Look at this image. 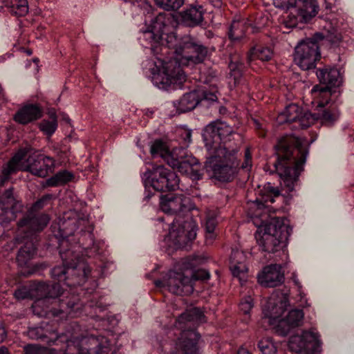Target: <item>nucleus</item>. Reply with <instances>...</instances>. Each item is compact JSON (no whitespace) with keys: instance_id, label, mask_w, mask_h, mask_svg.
I'll use <instances>...</instances> for the list:
<instances>
[{"instance_id":"1","label":"nucleus","mask_w":354,"mask_h":354,"mask_svg":"<svg viewBox=\"0 0 354 354\" xmlns=\"http://www.w3.org/2000/svg\"><path fill=\"white\" fill-rule=\"evenodd\" d=\"M185 0H156V87L167 91L187 87L183 67L203 62L207 48L194 38L178 41L174 12Z\"/></svg>"},{"instance_id":"2","label":"nucleus","mask_w":354,"mask_h":354,"mask_svg":"<svg viewBox=\"0 0 354 354\" xmlns=\"http://www.w3.org/2000/svg\"><path fill=\"white\" fill-rule=\"evenodd\" d=\"M232 133L230 126L218 120L203 129L202 138L207 150L204 169L211 183L217 187L233 182L240 169L249 171L252 167V153L248 148L240 165L238 150L232 142Z\"/></svg>"},{"instance_id":"3","label":"nucleus","mask_w":354,"mask_h":354,"mask_svg":"<svg viewBox=\"0 0 354 354\" xmlns=\"http://www.w3.org/2000/svg\"><path fill=\"white\" fill-rule=\"evenodd\" d=\"M167 165L171 168L156 164V192H161L160 210L156 211V214L161 211L175 215L171 225H168L169 233L165 239L176 249L189 250L196 237L198 225L189 213L187 200L172 193L179 187L180 179L174 171L178 169Z\"/></svg>"},{"instance_id":"4","label":"nucleus","mask_w":354,"mask_h":354,"mask_svg":"<svg viewBox=\"0 0 354 354\" xmlns=\"http://www.w3.org/2000/svg\"><path fill=\"white\" fill-rule=\"evenodd\" d=\"M287 261L272 262L263 267L257 276L258 283L266 288H275L271 295L263 305V313L270 319V324L274 326L277 335L286 336L290 331L299 327L303 323L304 313L302 309H290L287 315H282L290 306L289 301L290 288L283 285L284 281V268Z\"/></svg>"},{"instance_id":"5","label":"nucleus","mask_w":354,"mask_h":354,"mask_svg":"<svg viewBox=\"0 0 354 354\" xmlns=\"http://www.w3.org/2000/svg\"><path fill=\"white\" fill-rule=\"evenodd\" d=\"M315 73L319 84L313 86L312 93L317 104V112L311 113L304 112L301 107L295 104H290L284 111L285 121L287 123H296V127L307 129L315 120H320L322 124L331 126L336 119V109L331 106H325L335 95L337 88L342 83L339 71L329 65L320 62L316 68L312 71Z\"/></svg>"},{"instance_id":"6","label":"nucleus","mask_w":354,"mask_h":354,"mask_svg":"<svg viewBox=\"0 0 354 354\" xmlns=\"http://www.w3.org/2000/svg\"><path fill=\"white\" fill-rule=\"evenodd\" d=\"M315 140L316 137L309 141L306 137L294 135H285L278 139L274 146L277 160L274 167L289 192H292L297 184L310 145Z\"/></svg>"},{"instance_id":"7","label":"nucleus","mask_w":354,"mask_h":354,"mask_svg":"<svg viewBox=\"0 0 354 354\" xmlns=\"http://www.w3.org/2000/svg\"><path fill=\"white\" fill-rule=\"evenodd\" d=\"M178 140L174 141L168 136L156 138V158L159 156L173 168H177L183 175L190 178L196 187L203 178L204 167L187 150L192 143V131L185 127L176 131Z\"/></svg>"},{"instance_id":"8","label":"nucleus","mask_w":354,"mask_h":354,"mask_svg":"<svg viewBox=\"0 0 354 354\" xmlns=\"http://www.w3.org/2000/svg\"><path fill=\"white\" fill-rule=\"evenodd\" d=\"M292 231L284 218L270 217L268 221H262L254 234L259 248L258 252H252L254 260L261 264L287 261L288 241Z\"/></svg>"},{"instance_id":"9","label":"nucleus","mask_w":354,"mask_h":354,"mask_svg":"<svg viewBox=\"0 0 354 354\" xmlns=\"http://www.w3.org/2000/svg\"><path fill=\"white\" fill-rule=\"evenodd\" d=\"M325 25H322L324 32H317L312 37L301 41L295 48V60L301 69L312 71L320 63L319 48L328 43L330 48L339 46L342 42L339 25L334 19L327 17Z\"/></svg>"},{"instance_id":"10","label":"nucleus","mask_w":354,"mask_h":354,"mask_svg":"<svg viewBox=\"0 0 354 354\" xmlns=\"http://www.w3.org/2000/svg\"><path fill=\"white\" fill-rule=\"evenodd\" d=\"M205 259L199 255H190L182 259L176 266V271L170 272L169 290L177 295H189L194 291L193 283L196 281H207L210 273L199 266Z\"/></svg>"},{"instance_id":"11","label":"nucleus","mask_w":354,"mask_h":354,"mask_svg":"<svg viewBox=\"0 0 354 354\" xmlns=\"http://www.w3.org/2000/svg\"><path fill=\"white\" fill-rule=\"evenodd\" d=\"M334 0H282L281 6L286 8L289 12L283 17V24L287 28H298L301 29L304 24L310 22L318 14L320 3L325 5V15L320 16L325 25L327 17L334 19L339 24L335 14L331 12ZM322 27V24H320Z\"/></svg>"},{"instance_id":"12","label":"nucleus","mask_w":354,"mask_h":354,"mask_svg":"<svg viewBox=\"0 0 354 354\" xmlns=\"http://www.w3.org/2000/svg\"><path fill=\"white\" fill-rule=\"evenodd\" d=\"M181 329L176 342V354H201L199 341L201 334L197 327L206 322L203 312L198 307L187 309L177 319Z\"/></svg>"},{"instance_id":"13","label":"nucleus","mask_w":354,"mask_h":354,"mask_svg":"<svg viewBox=\"0 0 354 354\" xmlns=\"http://www.w3.org/2000/svg\"><path fill=\"white\" fill-rule=\"evenodd\" d=\"M37 295L41 297L38 301L48 302L50 299L54 300L55 305L58 304L59 308H53L50 312L54 316L65 314L71 317H75L82 310L83 304L77 295H71L62 299L57 298L62 294V288L59 283L39 282L35 288Z\"/></svg>"},{"instance_id":"14","label":"nucleus","mask_w":354,"mask_h":354,"mask_svg":"<svg viewBox=\"0 0 354 354\" xmlns=\"http://www.w3.org/2000/svg\"><path fill=\"white\" fill-rule=\"evenodd\" d=\"M59 249L62 266H57L52 269V277L58 281H64L68 286L74 285L68 281L70 277L87 278L91 272L90 268L85 264L79 263V254L71 248H68L67 241L64 240L60 243Z\"/></svg>"},{"instance_id":"15","label":"nucleus","mask_w":354,"mask_h":354,"mask_svg":"<svg viewBox=\"0 0 354 354\" xmlns=\"http://www.w3.org/2000/svg\"><path fill=\"white\" fill-rule=\"evenodd\" d=\"M216 93L217 88L215 87L194 89L183 94L178 100L174 101L173 106L178 113L189 112L203 101L210 103L216 102L218 100Z\"/></svg>"},{"instance_id":"16","label":"nucleus","mask_w":354,"mask_h":354,"mask_svg":"<svg viewBox=\"0 0 354 354\" xmlns=\"http://www.w3.org/2000/svg\"><path fill=\"white\" fill-rule=\"evenodd\" d=\"M286 345L296 354H316L321 351L322 342L319 334L310 329L290 336Z\"/></svg>"},{"instance_id":"17","label":"nucleus","mask_w":354,"mask_h":354,"mask_svg":"<svg viewBox=\"0 0 354 354\" xmlns=\"http://www.w3.org/2000/svg\"><path fill=\"white\" fill-rule=\"evenodd\" d=\"M24 204L13 187L0 191V224L6 225L24 211Z\"/></svg>"},{"instance_id":"18","label":"nucleus","mask_w":354,"mask_h":354,"mask_svg":"<svg viewBox=\"0 0 354 354\" xmlns=\"http://www.w3.org/2000/svg\"><path fill=\"white\" fill-rule=\"evenodd\" d=\"M49 220L50 218L46 214L27 212L17 223V236H21V239H28L33 233L42 231Z\"/></svg>"},{"instance_id":"19","label":"nucleus","mask_w":354,"mask_h":354,"mask_svg":"<svg viewBox=\"0 0 354 354\" xmlns=\"http://www.w3.org/2000/svg\"><path fill=\"white\" fill-rule=\"evenodd\" d=\"M256 248L251 250L250 252L239 250L237 248H232L229 258V268L234 277L239 279L241 284L247 281L248 267L246 261L248 256L254 258V253Z\"/></svg>"},{"instance_id":"20","label":"nucleus","mask_w":354,"mask_h":354,"mask_svg":"<svg viewBox=\"0 0 354 354\" xmlns=\"http://www.w3.org/2000/svg\"><path fill=\"white\" fill-rule=\"evenodd\" d=\"M33 148L30 145H26L20 148L9 161L2 166L0 175V185L10 179V176L17 174L19 171H24V159L28 154L32 153Z\"/></svg>"},{"instance_id":"21","label":"nucleus","mask_w":354,"mask_h":354,"mask_svg":"<svg viewBox=\"0 0 354 354\" xmlns=\"http://www.w3.org/2000/svg\"><path fill=\"white\" fill-rule=\"evenodd\" d=\"M55 168V160L43 154L29 156L27 164L24 165V171H28L34 176L45 178L49 173H52Z\"/></svg>"},{"instance_id":"22","label":"nucleus","mask_w":354,"mask_h":354,"mask_svg":"<svg viewBox=\"0 0 354 354\" xmlns=\"http://www.w3.org/2000/svg\"><path fill=\"white\" fill-rule=\"evenodd\" d=\"M205 12L206 9L197 1L188 3L179 12L180 22L184 26L189 28L202 26L205 22Z\"/></svg>"},{"instance_id":"23","label":"nucleus","mask_w":354,"mask_h":354,"mask_svg":"<svg viewBox=\"0 0 354 354\" xmlns=\"http://www.w3.org/2000/svg\"><path fill=\"white\" fill-rule=\"evenodd\" d=\"M274 57V50L270 46L264 44H255L247 53L246 59L249 66L252 67L257 61L268 62Z\"/></svg>"},{"instance_id":"24","label":"nucleus","mask_w":354,"mask_h":354,"mask_svg":"<svg viewBox=\"0 0 354 354\" xmlns=\"http://www.w3.org/2000/svg\"><path fill=\"white\" fill-rule=\"evenodd\" d=\"M42 109L37 104H27L20 109L14 115L15 122L21 124H27L41 118Z\"/></svg>"},{"instance_id":"25","label":"nucleus","mask_w":354,"mask_h":354,"mask_svg":"<svg viewBox=\"0 0 354 354\" xmlns=\"http://www.w3.org/2000/svg\"><path fill=\"white\" fill-rule=\"evenodd\" d=\"M280 196V192L277 187H273L270 183L265 185L263 188L259 191L258 196L255 200L258 209H267L269 204L274 203L275 198Z\"/></svg>"},{"instance_id":"26","label":"nucleus","mask_w":354,"mask_h":354,"mask_svg":"<svg viewBox=\"0 0 354 354\" xmlns=\"http://www.w3.org/2000/svg\"><path fill=\"white\" fill-rule=\"evenodd\" d=\"M77 219L76 218H63L59 223V232L57 236H59L62 239L59 241V247L60 243L66 240L68 243V238L73 236L75 231L77 230Z\"/></svg>"},{"instance_id":"27","label":"nucleus","mask_w":354,"mask_h":354,"mask_svg":"<svg viewBox=\"0 0 354 354\" xmlns=\"http://www.w3.org/2000/svg\"><path fill=\"white\" fill-rule=\"evenodd\" d=\"M37 247L32 241H27L19 250L17 255V262L21 267L28 265L36 254Z\"/></svg>"},{"instance_id":"28","label":"nucleus","mask_w":354,"mask_h":354,"mask_svg":"<svg viewBox=\"0 0 354 354\" xmlns=\"http://www.w3.org/2000/svg\"><path fill=\"white\" fill-rule=\"evenodd\" d=\"M74 175L71 172L67 170H62L48 178L46 180L45 185L47 187H58L64 185L71 181Z\"/></svg>"},{"instance_id":"29","label":"nucleus","mask_w":354,"mask_h":354,"mask_svg":"<svg viewBox=\"0 0 354 354\" xmlns=\"http://www.w3.org/2000/svg\"><path fill=\"white\" fill-rule=\"evenodd\" d=\"M148 16L146 17L145 24L147 25V27L145 30H143L142 34L144 36V39L145 40H149V43L151 44V50L153 53L155 52V17H153V13L147 12Z\"/></svg>"},{"instance_id":"30","label":"nucleus","mask_w":354,"mask_h":354,"mask_svg":"<svg viewBox=\"0 0 354 354\" xmlns=\"http://www.w3.org/2000/svg\"><path fill=\"white\" fill-rule=\"evenodd\" d=\"M254 307V301L251 295L243 296L239 304V310L242 315L241 321L244 323H248L251 317V310Z\"/></svg>"},{"instance_id":"31","label":"nucleus","mask_w":354,"mask_h":354,"mask_svg":"<svg viewBox=\"0 0 354 354\" xmlns=\"http://www.w3.org/2000/svg\"><path fill=\"white\" fill-rule=\"evenodd\" d=\"M154 171L155 165L151 164V169H147V171L144 173L142 177L144 186L147 193L144 198V200L147 201H148L153 196V193L151 189H152V190H155V177L153 176Z\"/></svg>"},{"instance_id":"32","label":"nucleus","mask_w":354,"mask_h":354,"mask_svg":"<svg viewBox=\"0 0 354 354\" xmlns=\"http://www.w3.org/2000/svg\"><path fill=\"white\" fill-rule=\"evenodd\" d=\"M278 348L279 344L270 337L259 339L257 344V348L260 354H275Z\"/></svg>"},{"instance_id":"33","label":"nucleus","mask_w":354,"mask_h":354,"mask_svg":"<svg viewBox=\"0 0 354 354\" xmlns=\"http://www.w3.org/2000/svg\"><path fill=\"white\" fill-rule=\"evenodd\" d=\"M86 342L93 347L88 346L81 349L80 354H108L109 351L107 346L101 345L95 337L89 338Z\"/></svg>"},{"instance_id":"34","label":"nucleus","mask_w":354,"mask_h":354,"mask_svg":"<svg viewBox=\"0 0 354 354\" xmlns=\"http://www.w3.org/2000/svg\"><path fill=\"white\" fill-rule=\"evenodd\" d=\"M28 336L33 339H40L42 341H46L49 345L55 344L59 339H64L65 341H68L66 337L64 335L57 336L55 340L48 339L47 335L44 333V329L41 327H35L30 328L28 332Z\"/></svg>"},{"instance_id":"35","label":"nucleus","mask_w":354,"mask_h":354,"mask_svg":"<svg viewBox=\"0 0 354 354\" xmlns=\"http://www.w3.org/2000/svg\"><path fill=\"white\" fill-rule=\"evenodd\" d=\"M228 67L230 71V77L234 79V84H239L243 74L244 63L241 60L231 59Z\"/></svg>"},{"instance_id":"36","label":"nucleus","mask_w":354,"mask_h":354,"mask_svg":"<svg viewBox=\"0 0 354 354\" xmlns=\"http://www.w3.org/2000/svg\"><path fill=\"white\" fill-rule=\"evenodd\" d=\"M218 221L216 216L214 214H209L207 216L205 221V231L208 234V236L211 239H214L216 236L214 233L215 229L217 226Z\"/></svg>"},{"instance_id":"37","label":"nucleus","mask_w":354,"mask_h":354,"mask_svg":"<svg viewBox=\"0 0 354 354\" xmlns=\"http://www.w3.org/2000/svg\"><path fill=\"white\" fill-rule=\"evenodd\" d=\"M57 127V122L43 120L39 124V129L48 136H51Z\"/></svg>"},{"instance_id":"38","label":"nucleus","mask_w":354,"mask_h":354,"mask_svg":"<svg viewBox=\"0 0 354 354\" xmlns=\"http://www.w3.org/2000/svg\"><path fill=\"white\" fill-rule=\"evenodd\" d=\"M52 199L51 194L44 195L41 198L32 204L28 212H39L47 204V202Z\"/></svg>"},{"instance_id":"39","label":"nucleus","mask_w":354,"mask_h":354,"mask_svg":"<svg viewBox=\"0 0 354 354\" xmlns=\"http://www.w3.org/2000/svg\"><path fill=\"white\" fill-rule=\"evenodd\" d=\"M251 122L252 124V127L256 131L257 134L260 138H265L266 136L267 131L263 128L262 123L261 122L259 119L256 118H251Z\"/></svg>"},{"instance_id":"40","label":"nucleus","mask_w":354,"mask_h":354,"mask_svg":"<svg viewBox=\"0 0 354 354\" xmlns=\"http://www.w3.org/2000/svg\"><path fill=\"white\" fill-rule=\"evenodd\" d=\"M142 64L144 70H146V75L149 72L150 75L149 77L153 81L155 75V62L152 59H147Z\"/></svg>"},{"instance_id":"41","label":"nucleus","mask_w":354,"mask_h":354,"mask_svg":"<svg viewBox=\"0 0 354 354\" xmlns=\"http://www.w3.org/2000/svg\"><path fill=\"white\" fill-rule=\"evenodd\" d=\"M10 12L17 17H24L28 12V8L20 6L17 4L11 6Z\"/></svg>"},{"instance_id":"42","label":"nucleus","mask_w":354,"mask_h":354,"mask_svg":"<svg viewBox=\"0 0 354 354\" xmlns=\"http://www.w3.org/2000/svg\"><path fill=\"white\" fill-rule=\"evenodd\" d=\"M14 296L18 300H24L30 297V292L25 287L19 288L15 291Z\"/></svg>"},{"instance_id":"43","label":"nucleus","mask_w":354,"mask_h":354,"mask_svg":"<svg viewBox=\"0 0 354 354\" xmlns=\"http://www.w3.org/2000/svg\"><path fill=\"white\" fill-rule=\"evenodd\" d=\"M227 35H228L229 39L231 41L239 40V36L235 35L234 32L232 28V26H230V28H229V30L227 32Z\"/></svg>"},{"instance_id":"44","label":"nucleus","mask_w":354,"mask_h":354,"mask_svg":"<svg viewBox=\"0 0 354 354\" xmlns=\"http://www.w3.org/2000/svg\"><path fill=\"white\" fill-rule=\"evenodd\" d=\"M6 331L3 324H0V343L6 338Z\"/></svg>"},{"instance_id":"45","label":"nucleus","mask_w":354,"mask_h":354,"mask_svg":"<svg viewBox=\"0 0 354 354\" xmlns=\"http://www.w3.org/2000/svg\"><path fill=\"white\" fill-rule=\"evenodd\" d=\"M338 88V87L337 88V89ZM337 93H339V91H336L335 93V95H334L333 97H332V100L330 101V102L325 106L326 108H329L330 106H331L332 107H334L335 109H336V119L335 120V122L337 120V109H336V107L333 105V103H331L335 98H336L339 94H337Z\"/></svg>"},{"instance_id":"46","label":"nucleus","mask_w":354,"mask_h":354,"mask_svg":"<svg viewBox=\"0 0 354 354\" xmlns=\"http://www.w3.org/2000/svg\"><path fill=\"white\" fill-rule=\"evenodd\" d=\"M26 354H33L35 352V347L32 345H28L24 348Z\"/></svg>"},{"instance_id":"47","label":"nucleus","mask_w":354,"mask_h":354,"mask_svg":"<svg viewBox=\"0 0 354 354\" xmlns=\"http://www.w3.org/2000/svg\"><path fill=\"white\" fill-rule=\"evenodd\" d=\"M215 77H216V75L211 73L207 77H205V79L204 80V83L212 84Z\"/></svg>"},{"instance_id":"48","label":"nucleus","mask_w":354,"mask_h":354,"mask_svg":"<svg viewBox=\"0 0 354 354\" xmlns=\"http://www.w3.org/2000/svg\"><path fill=\"white\" fill-rule=\"evenodd\" d=\"M208 1L215 8H220L222 6L221 0H208Z\"/></svg>"},{"instance_id":"49","label":"nucleus","mask_w":354,"mask_h":354,"mask_svg":"<svg viewBox=\"0 0 354 354\" xmlns=\"http://www.w3.org/2000/svg\"><path fill=\"white\" fill-rule=\"evenodd\" d=\"M236 354H252L247 348L241 346L237 351Z\"/></svg>"},{"instance_id":"50","label":"nucleus","mask_w":354,"mask_h":354,"mask_svg":"<svg viewBox=\"0 0 354 354\" xmlns=\"http://www.w3.org/2000/svg\"><path fill=\"white\" fill-rule=\"evenodd\" d=\"M17 4L22 7L28 8L27 0H19Z\"/></svg>"},{"instance_id":"51","label":"nucleus","mask_w":354,"mask_h":354,"mask_svg":"<svg viewBox=\"0 0 354 354\" xmlns=\"http://www.w3.org/2000/svg\"><path fill=\"white\" fill-rule=\"evenodd\" d=\"M50 118L51 119V121H55L57 122V115L55 112H50L49 113Z\"/></svg>"},{"instance_id":"52","label":"nucleus","mask_w":354,"mask_h":354,"mask_svg":"<svg viewBox=\"0 0 354 354\" xmlns=\"http://www.w3.org/2000/svg\"><path fill=\"white\" fill-rule=\"evenodd\" d=\"M0 354H9L8 350L6 346L0 347Z\"/></svg>"},{"instance_id":"53","label":"nucleus","mask_w":354,"mask_h":354,"mask_svg":"<svg viewBox=\"0 0 354 354\" xmlns=\"http://www.w3.org/2000/svg\"><path fill=\"white\" fill-rule=\"evenodd\" d=\"M150 153L152 156H153L155 155V142H151V144Z\"/></svg>"},{"instance_id":"54","label":"nucleus","mask_w":354,"mask_h":354,"mask_svg":"<svg viewBox=\"0 0 354 354\" xmlns=\"http://www.w3.org/2000/svg\"><path fill=\"white\" fill-rule=\"evenodd\" d=\"M146 277L149 279H151L153 281V283H155V280L153 279V272L148 273L146 274Z\"/></svg>"},{"instance_id":"55","label":"nucleus","mask_w":354,"mask_h":354,"mask_svg":"<svg viewBox=\"0 0 354 354\" xmlns=\"http://www.w3.org/2000/svg\"><path fill=\"white\" fill-rule=\"evenodd\" d=\"M227 111V109L225 106H221L219 109V112L221 113H225Z\"/></svg>"},{"instance_id":"56","label":"nucleus","mask_w":354,"mask_h":354,"mask_svg":"<svg viewBox=\"0 0 354 354\" xmlns=\"http://www.w3.org/2000/svg\"><path fill=\"white\" fill-rule=\"evenodd\" d=\"M145 114H146L147 116L152 118L153 114V111H149V112L147 111V112H146V113H145Z\"/></svg>"},{"instance_id":"57","label":"nucleus","mask_w":354,"mask_h":354,"mask_svg":"<svg viewBox=\"0 0 354 354\" xmlns=\"http://www.w3.org/2000/svg\"><path fill=\"white\" fill-rule=\"evenodd\" d=\"M161 281L160 279H156V288L158 287H160L161 286Z\"/></svg>"},{"instance_id":"58","label":"nucleus","mask_w":354,"mask_h":354,"mask_svg":"<svg viewBox=\"0 0 354 354\" xmlns=\"http://www.w3.org/2000/svg\"><path fill=\"white\" fill-rule=\"evenodd\" d=\"M156 220L158 221L160 223H162L164 221L163 218L162 216H156Z\"/></svg>"},{"instance_id":"59","label":"nucleus","mask_w":354,"mask_h":354,"mask_svg":"<svg viewBox=\"0 0 354 354\" xmlns=\"http://www.w3.org/2000/svg\"><path fill=\"white\" fill-rule=\"evenodd\" d=\"M67 123H70L71 120L68 116H64L63 118Z\"/></svg>"},{"instance_id":"60","label":"nucleus","mask_w":354,"mask_h":354,"mask_svg":"<svg viewBox=\"0 0 354 354\" xmlns=\"http://www.w3.org/2000/svg\"><path fill=\"white\" fill-rule=\"evenodd\" d=\"M27 53H28V55H31V54H32V52H31V50H27Z\"/></svg>"},{"instance_id":"61","label":"nucleus","mask_w":354,"mask_h":354,"mask_svg":"<svg viewBox=\"0 0 354 354\" xmlns=\"http://www.w3.org/2000/svg\"><path fill=\"white\" fill-rule=\"evenodd\" d=\"M146 6H147V7H149V8H150V10H152V8H151V6L147 5V3H146Z\"/></svg>"},{"instance_id":"62","label":"nucleus","mask_w":354,"mask_h":354,"mask_svg":"<svg viewBox=\"0 0 354 354\" xmlns=\"http://www.w3.org/2000/svg\"><path fill=\"white\" fill-rule=\"evenodd\" d=\"M41 267H42V268H46V267H47V265L41 264Z\"/></svg>"},{"instance_id":"63","label":"nucleus","mask_w":354,"mask_h":354,"mask_svg":"<svg viewBox=\"0 0 354 354\" xmlns=\"http://www.w3.org/2000/svg\"><path fill=\"white\" fill-rule=\"evenodd\" d=\"M210 35H212V32H210V31H209V32H208V37H209V36H210Z\"/></svg>"},{"instance_id":"64","label":"nucleus","mask_w":354,"mask_h":354,"mask_svg":"<svg viewBox=\"0 0 354 354\" xmlns=\"http://www.w3.org/2000/svg\"><path fill=\"white\" fill-rule=\"evenodd\" d=\"M156 271L158 270V266L157 264H156Z\"/></svg>"}]
</instances>
